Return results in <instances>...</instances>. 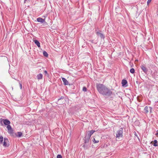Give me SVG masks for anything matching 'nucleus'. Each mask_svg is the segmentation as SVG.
<instances>
[{
  "label": "nucleus",
  "mask_w": 158,
  "mask_h": 158,
  "mask_svg": "<svg viewBox=\"0 0 158 158\" xmlns=\"http://www.w3.org/2000/svg\"><path fill=\"white\" fill-rule=\"evenodd\" d=\"M96 87L99 93L103 96L109 97L112 94V89L103 84L97 83L96 85Z\"/></svg>",
  "instance_id": "obj_1"
},
{
  "label": "nucleus",
  "mask_w": 158,
  "mask_h": 158,
  "mask_svg": "<svg viewBox=\"0 0 158 158\" xmlns=\"http://www.w3.org/2000/svg\"><path fill=\"white\" fill-rule=\"evenodd\" d=\"M10 122L7 119H4L1 118L0 119V124L2 126H3V124L5 125H8L10 124Z\"/></svg>",
  "instance_id": "obj_2"
},
{
  "label": "nucleus",
  "mask_w": 158,
  "mask_h": 158,
  "mask_svg": "<svg viewBox=\"0 0 158 158\" xmlns=\"http://www.w3.org/2000/svg\"><path fill=\"white\" fill-rule=\"evenodd\" d=\"M116 137L119 138L120 137H122L123 136V129L120 128L119 130H118L116 133Z\"/></svg>",
  "instance_id": "obj_3"
},
{
  "label": "nucleus",
  "mask_w": 158,
  "mask_h": 158,
  "mask_svg": "<svg viewBox=\"0 0 158 158\" xmlns=\"http://www.w3.org/2000/svg\"><path fill=\"white\" fill-rule=\"evenodd\" d=\"M37 21L38 22L40 23H41L47 24V23L45 22V19H43L39 17L37 19Z\"/></svg>",
  "instance_id": "obj_4"
},
{
  "label": "nucleus",
  "mask_w": 158,
  "mask_h": 158,
  "mask_svg": "<svg viewBox=\"0 0 158 158\" xmlns=\"http://www.w3.org/2000/svg\"><path fill=\"white\" fill-rule=\"evenodd\" d=\"M7 130L8 132L10 134H12L13 133V130L10 125H8L6 127Z\"/></svg>",
  "instance_id": "obj_5"
},
{
  "label": "nucleus",
  "mask_w": 158,
  "mask_h": 158,
  "mask_svg": "<svg viewBox=\"0 0 158 158\" xmlns=\"http://www.w3.org/2000/svg\"><path fill=\"white\" fill-rule=\"evenodd\" d=\"M8 141V139H7L6 138H4V141L3 143V146L5 147H7L8 146V145L7 143Z\"/></svg>",
  "instance_id": "obj_6"
},
{
  "label": "nucleus",
  "mask_w": 158,
  "mask_h": 158,
  "mask_svg": "<svg viewBox=\"0 0 158 158\" xmlns=\"http://www.w3.org/2000/svg\"><path fill=\"white\" fill-rule=\"evenodd\" d=\"M95 130H91L89 131L88 133L87 134V136L90 138L91 136L95 132Z\"/></svg>",
  "instance_id": "obj_7"
},
{
  "label": "nucleus",
  "mask_w": 158,
  "mask_h": 158,
  "mask_svg": "<svg viewBox=\"0 0 158 158\" xmlns=\"http://www.w3.org/2000/svg\"><path fill=\"white\" fill-rule=\"evenodd\" d=\"M96 33L98 36H99L101 37V38L102 39H104L105 37L104 36V35H103V34L102 33H101L97 31L96 32Z\"/></svg>",
  "instance_id": "obj_8"
},
{
  "label": "nucleus",
  "mask_w": 158,
  "mask_h": 158,
  "mask_svg": "<svg viewBox=\"0 0 158 158\" xmlns=\"http://www.w3.org/2000/svg\"><path fill=\"white\" fill-rule=\"evenodd\" d=\"M140 67L142 70L145 73H147L148 72V70L147 68L143 65H141Z\"/></svg>",
  "instance_id": "obj_9"
},
{
  "label": "nucleus",
  "mask_w": 158,
  "mask_h": 158,
  "mask_svg": "<svg viewBox=\"0 0 158 158\" xmlns=\"http://www.w3.org/2000/svg\"><path fill=\"white\" fill-rule=\"evenodd\" d=\"M127 83V81L126 80L123 79L122 80V84L123 86H127V85H126V84Z\"/></svg>",
  "instance_id": "obj_10"
},
{
  "label": "nucleus",
  "mask_w": 158,
  "mask_h": 158,
  "mask_svg": "<svg viewBox=\"0 0 158 158\" xmlns=\"http://www.w3.org/2000/svg\"><path fill=\"white\" fill-rule=\"evenodd\" d=\"M62 79L64 85H68V82L65 78L63 77L62 78Z\"/></svg>",
  "instance_id": "obj_11"
},
{
  "label": "nucleus",
  "mask_w": 158,
  "mask_h": 158,
  "mask_svg": "<svg viewBox=\"0 0 158 158\" xmlns=\"http://www.w3.org/2000/svg\"><path fill=\"white\" fill-rule=\"evenodd\" d=\"M34 42L39 48L40 47V43L38 40H34Z\"/></svg>",
  "instance_id": "obj_12"
},
{
  "label": "nucleus",
  "mask_w": 158,
  "mask_h": 158,
  "mask_svg": "<svg viewBox=\"0 0 158 158\" xmlns=\"http://www.w3.org/2000/svg\"><path fill=\"white\" fill-rule=\"evenodd\" d=\"M37 77L38 80L42 79L43 78V75L41 73H40L37 75Z\"/></svg>",
  "instance_id": "obj_13"
},
{
  "label": "nucleus",
  "mask_w": 158,
  "mask_h": 158,
  "mask_svg": "<svg viewBox=\"0 0 158 158\" xmlns=\"http://www.w3.org/2000/svg\"><path fill=\"white\" fill-rule=\"evenodd\" d=\"M85 143H86L89 142L90 138V137H89L87 136L86 138H85Z\"/></svg>",
  "instance_id": "obj_14"
},
{
  "label": "nucleus",
  "mask_w": 158,
  "mask_h": 158,
  "mask_svg": "<svg viewBox=\"0 0 158 158\" xmlns=\"http://www.w3.org/2000/svg\"><path fill=\"white\" fill-rule=\"evenodd\" d=\"M144 111L145 112L146 114L148 113V107L146 106L144 107Z\"/></svg>",
  "instance_id": "obj_15"
},
{
  "label": "nucleus",
  "mask_w": 158,
  "mask_h": 158,
  "mask_svg": "<svg viewBox=\"0 0 158 158\" xmlns=\"http://www.w3.org/2000/svg\"><path fill=\"white\" fill-rule=\"evenodd\" d=\"M157 140H154L153 146L155 147L158 146V144H157Z\"/></svg>",
  "instance_id": "obj_16"
},
{
  "label": "nucleus",
  "mask_w": 158,
  "mask_h": 158,
  "mask_svg": "<svg viewBox=\"0 0 158 158\" xmlns=\"http://www.w3.org/2000/svg\"><path fill=\"white\" fill-rule=\"evenodd\" d=\"M3 141V137L2 136H0V145L2 143Z\"/></svg>",
  "instance_id": "obj_17"
},
{
  "label": "nucleus",
  "mask_w": 158,
  "mask_h": 158,
  "mask_svg": "<svg viewBox=\"0 0 158 158\" xmlns=\"http://www.w3.org/2000/svg\"><path fill=\"white\" fill-rule=\"evenodd\" d=\"M92 141L94 143H97L99 142V140H96L94 138H93Z\"/></svg>",
  "instance_id": "obj_18"
},
{
  "label": "nucleus",
  "mask_w": 158,
  "mask_h": 158,
  "mask_svg": "<svg viewBox=\"0 0 158 158\" xmlns=\"http://www.w3.org/2000/svg\"><path fill=\"white\" fill-rule=\"evenodd\" d=\"M43 54L44 56L45 57H48V54L47 52L45 51H44L43 52Z\"/></svg>",
  "instance_id": "obj_19"
},
{
  "label": "nucleus",
  "mask_w": 158,
  "mask_h": 158,
  "mask_svg": "<svg viewBox=\"0 0 158 158\" xmlns=\"http://www.w3.org/2000/svg\"><path fill=\"white\" fill-rule=\"evenodd\" d=\"M17 134H18L17 136L18 137H21V136L22 135V133L21 132H18L17 133Z\"/></svg>",
  "instance_id": "obj_20"
},
{
  "label": "nucleus",
  "mask_w": 158,
  "mask_h": 158,
  "mask_svg": "<svg viewBox=\"0 0 158 158\" xmlns=\"http://www.w3.org/2000/svg\"><path fill=\"white\" fill-rule=\"evenodd\" d=\"M130 72L132 73H133L135 72V69L133 68H132L130 70Z\"/></svg>",
  "instance_id": "obj_21"
},
{
  "label": "nucleus",
  "mask_w": 158,
  "mask_h": 158,
  "mask_svg": "<svg viewBox=\"0 0 158 158\" xmlns=\"http://www.w3.org/2000/svg\"><path fill=\"white\" fill-rule=\"evenodd\" d=\"M82 90H83V91H84V92L86 91H87V89H86V87H84L83 88Z\"/></svg>",
  "instance_id": "obj_22"
},
{
  "label": "nucleus",
  "mask_w": 158,
  "mask_h": 158,
  "mask_svg": "<svg viewBox=\"0 0 158 158\" xmlns=\"http://www.w3.org/2000/svg\"><path fill=\"white\" fill-rule=\"evenodd\" d=\"M57 158H62V156L61 155L58 154L57 156Z\"/></svg>",
  "instance_id": "obj_23"
},
{
  "label": "nucleus",
  "mask_w": 158,
  "mask_h": 158,
  "mask_svg": "<svg viewBox=\"0 0 158 158\" xmlns=\"http://www.w3.org/2000/svg\"><path fill=\"white\" fill-rule=\"evenodd\" d=\"M151 1L152 0H148L147 1V4L148 5L151 2Z\"/></svg>",
  "instance_id": "obj_24"
},
{
  "label": "nucleus",
  "mask_w": 158,
  "mask_h": 158,
  "mask_svg": "<svg viewBox=\"0 0 158 158\" xmlns=\"http://www.w3.org/2000/svg\"><path fill=\"white\" fill-rule=\"evenodd\" d=\"M150 110V113H151L152 112V107H149Z\"/></svg>",
  "instance_id": "obj_25"
},
{
  "label": "nucleus",
  "mask_w": 158,
  "mask_h": 158,
  "mask_svg": "<svg viewBox=\"0 0 158 158\" xmlns=\"http://www.w3.org/2000/svg\"><path fill=\"white\" fill-rule=\"evenodd\" d=\"M134 134H135V136H136L139 139V138L138 136V135L135 132Z\"/></svg>",
  "instance_id": "obj_26"
},
{
  "label": "nucleus",
  "mask_w": 158,
  "mask_h": 158,
  "mask_svg": "<svg viewBox=\"0 0 158 158\" xmlns=\"http://www.w3.org/2000/svg\"><path fill=\"white\" fill-rule=\"evenodd\" d=\"M19 85H20V87L21 89L22 88V85L20 83H19Z\"/></svg>",
  "instance_id": "obj_27"
},
{
  "label": "nucleus",
  "mask_w": 158,
  "mask_h": 158,
  "mask_svg": "<svg viewBox=\"0 0 158 158\" xmlns=\"http://www.w3.org/2000/svg\"><path fill=\"white\" fill-rule=\"evenodd\" d=\"M44 73L45 75L48 74L47 71L46 70H45L44 71Z\"/></svg>",
  "instance_id": "obj_28"
},
{
  "label": "nucleus",
  "mask_w": 158,
  "mask_h": 158,
  "mask_svg": "<svg viewBox=\"0 0 158 158\" xmlns=\"http://www.w3.org/2000/svg\"><path fill=\"white\" fill-rule=\"evenodd\" d=\"M83 147L84 148L85 147V144H84L83 146Z\"/></svg>",
  "instance_id": "obj_29"
},
{
  "label": "nucleus",
  "mask_w": 158,
  "mask_h": 158,
  "mask_svg": "<svg viewBox=\"0 0 158 158\" xmlns=\"http://www.w3.org/2000/svg\"><path fill=\"white\" fill-rule=\"evenodd\" d=\"M156 135H158V133H156Z\"/></svg>",
  "instance_id": "obj_30"
},
{
  "label": "nucleus",
  "mask_w": 158,
  "mask_h": 158,
  "mask_svg": "<svg viewBox=\"0 0 158 158\" xmlns=\"http://www.w3.org/2000/svg\"><path fill=\"white\" fill-rule=\"evenodd\" d=\"M25 1H27V0H24Z\"/></svg>",
  "instance_id": "obj_31"
}]
</instances>
